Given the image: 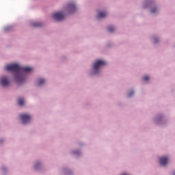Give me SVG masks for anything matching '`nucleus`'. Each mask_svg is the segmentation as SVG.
I'll return each mask as SVG.
<instances>
[{
	"mask_svg": "<svg viewBox=\"0 0 175 175\" xmlns=\"http://www.w3.org/2000/svg\"><path fill=\"white\" fill-rule=\"evenodd\" d=\"M5 69L10 72L16 73L15 79L18 83H24L25 76L23 74V72L28 73V72H31L33 68L31 67H20L18 64H8L6 66Z\"/></svg>",
	"mask_w": 175,
	"mask_h": 175,
	"instance_id": "nucleus-1",
	"label": "nucleus"
},
{
	"mask_svg": "<svg viewBox=\"0 0 175 175\" xmlns=\"http://www.w3.org/2000/svg\"><path fill=\"white\" fill-rule=\"evenodd\" d=\"M106 65V62L102 61V60H97L93 65V68L94 70V72H98V69L100 68V66H103Z\"/></svg>",
	"mask_w": 175,
	"mask_h": 175,
	"instance_id": "nucleus-2",
	"label": "nucleus"
},
{
	"mask_svg": "<svg viewBox=\"0 0 175 175\" xmlns=\"http://www.w3.org/2000/svg\"><path fill=\"white\" fill-rule=\"evenodd\" d=\"M21 120L23 121V124H25L31 121V117L28 114L23 113L21 115Z\"/></svg>",
	"mask_w": 175,
	"mask_h": 175,
	"instance_id": "nucleus-3",
	"label": "nucleus"
},
{
	"mask_svg": "<svg viewBox=\"0 0 175 175\" xmlns=\"http://www.w3.org/2000/svg\"><path fill=\"white\" fill-rule=\"evenodd\" d=\"M53 17L56 20V21H61L65 18V15L62 12H56L53 14Z\"/></svg>",
	"mask_w": 175,
	"mask_h": 175,
	"instance_id": "nucleus-4",
	"label": "nucleus"
},
{
	"mask_svg": "<svg viewBox=\"0 0 175 175\" xmlns=\"http://www.w3.org/2000/svg\"><path fill=\"white\" fill-rule=\"evenodd\" d=\"M1 83L3 87H8V85H9L10 82L9 81V79H8V77H1Z\"/></svg>",
	"mask_w": 175,
	"mask_h": 175,
	"instance_id": "nucleus-5",
	"label": "nucleus"
},
{
	"mask_svg": "<svg viewBox=\"0 0 175 175\" xmlns=\"http://www.w3.org/2000/svg\"><path fill=\"white\" fill-rule=\"evenodd\" d=\"M159 161L160 165H161V166H166L167 165L169 159H167V157H163L159 158Z\"/></svg>",
	"mask_w": 175,
	"mask_h": 175,
	"instance_id": "nucleus-6",
	"label": "nucleus"
},
{
	"mask_svg": "<svg viewBox=\"0 0 175 175\" xmlns=\"http://www.w3.org/2000/svg\"><path fill=\"white\" fill-rule=\"evenodd\" d=\"M67 9L70 13H73L76 12V5L75 4H68Z\"/></svg>",
	"mask_w": 175,
	"mask_h": 175,
	"instance_id": "nucleus-7",
	"label": "nucleus"
},
{
	"mask_svg": "<svg viewBox=\"0 0 175 175\" xmlns=\"http://www.w3.org/2000/svg\"><path fill=\"white\" fill-rule=\"evenodd\" d=\"M107 16V13L105 12H99L97 15V18H103V17H106Z\"/></svg>",
	"mask_w": 175,
	"mask_h": 175,
	"instance_id": "nucleus-8",
	"label": "nucleus"
},
{
	"mask_svg": "<svg viewBox=\"0 0 175 175\" xmlns=\"http://www.w3.org/2000/svg\"><path fill=\"white\" fill-rule=\"evenodd\" d=\"M18 104L20 105V106H23V105H24V98H19L18 99Z\"/></svg>",
	"mask_w": 175,
	"mask_h": 175,
	"instance_id": "nucleus-9",
	"label": "nucleus"
},
{
	"mask_svg": "<svg viewBox=\"0 0 175 175\" xmlns=\"http://www.w3.org/2000/svg\"><path fill=\"white\" fill-rule=\"evenodd\" d=\"M33 27H42V23L40 22H35L31 23Z\"/></svg>",
	"mask_w": 175,
	"mask_h": 175,
	"instance_id": "nucleus-10",
	"label": "nucleus"
},
{
	"mask_svg": "<svg viewBox=\"0 0 175 175\" xmlns=\"http://www.w3.org/2000/svg\"><path fill=\"white\" fill-rule=\"evenodd\" d=\"M46 83V81L43 79H38V85H43Z\"/></svg>",
	"mask_w": 175,
	"mask_h": 175,
	"instance_id": "nucleus-11",
	"label": "nucleus"
},
{
	"mask_svg": "<svg viewBox=\"0 0 175 175\" xmlns=\"http://www.w3.org/2000/svg\"><path fill=\"white\" fill-rule=\"evenodd\" d=\"M115 29H116L113 26H110V27H108V31L109 32H114Z\"/></svg>",
	"mask_w": 175,
	"mask_h": 175,
	"instance_id": "nucleus-12",
	"label": "nucleus"
},
{
	"mask_svg": "<svg viewBox=\"0 0 175 175\" xmlns=\"http://www.w3.org/2000/svg\"><path fill=\"white\" fill-rule=\"evenodd\" d=\"M133 94H135V92L133 91L130 92L128 95L129 98H131V96H132L133 95Z\"/></svg>",
	"mask_w": 175,
	"mask_h": 175,
	"instance_id": "nucleus-13",
	"label": "nucleus"
},
{
	"mask_svg": "<svg viewBox=\"0 0 175 175\" xmlns=\"http://www.w3.org/2000/svg\"><path fill=\"white\" fill-rule=\"evenodd\" d=\"M148 79H149L148 76H144V77H143V80H144V81H147L148 80Z\"/></svg>",
	"mask_w": 175,
	"mask_h": 175,
	"instance_id": "nucleus-14",
	"label": "nucleus"
},
{
	"mask_svg": "<svg viewBox=\"0 0 175 175\" xmlns=\"http://www.w3.org/2000/svg\"><path fill=\"white\" fill-rule=\"evenodd\" d=\"M151 12H152V13H156V12H157V8H153V9H152Z\"/></svg>",
	"mask_w": 175,
	"mask_h": 175,
	"instance_id": "nucleus-15",
	"label": "nucleus"
},
{
	"mask_svg": "<svg viewBox=\"0 0 175 175\" xmlns=\"http://www.w3.org/2000/svg\"><path fill=\"white\" fill-rule=\"evenodd\" d=\"M38 166H39V163H37L35 166L36 169H38Z\"/></svg>",
	"mask_w": 175,
	"mask_h": 175,
	"instance_id": "nucleus-16",
	"label": "nucleus"
},
{
	"mask_svg": "<svg viewBox=\"0 0 175 175\" xmlns=\"http://www.w3.org/2000/svg\"><path fill=\"white\" fill-rule=\"evenodd\" d=\"M154 43H157V39L154 38Z\"/></svg>",
	"mask_w": 175,
	"mask_h": 175,
	"instance_id": "nucleus-17",
	"label": "nucleus"
},
{
	"mask_svg": "<svg viewBox=\"0 0 175 175\" xmlns=\"http://www.w3.org/2000/svg\"><path fill=\"white\" fill-rule=\"evenodd\" d=\"M174 175H175V172L174 173Z\"/></svg>",
	"mask_w": 175,
	"mask_h": 175,
	"instance_id": "nucleus-18",
	"label": "nucleus"
}]
</instances>
